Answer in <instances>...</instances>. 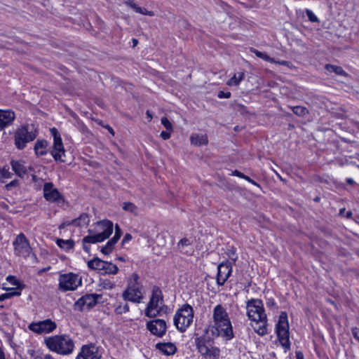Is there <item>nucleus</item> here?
Instances as JSON below:
<instances>
[{
  "instance_id": "nucleus-1",
  "label": "nucleus",
  "mask_w": 359,
  "mask_h": 359,
  "mask_svg": "<svg viewBox=\"0 0 359 359\" xmlns=\"http://www.w3.org/2000/svg\"><path fill=\"white\" fill-rule=\"evenodd\" d=\"M213 324L209 327L211 334L221 337L226 341L234 337L232 324L226 309L221 304L216 305L212 311Z\"/></svg>"
},
{
  "instance_id": "nucleus-2",
  "label": "nucleus",
  "mask_w": 359,
  "mask_h": 359,
  "mask_svg": "<svg viewBox=\"0 0 359 359\" xmlns=\"http://www.w3.org/2000/svg\"><path fill=\"white\" fill-rule=\"evenodd\" d=\"M246 309L255 332L260 336L266 334L267 318L262 302L258 299H252L247 302Z\"/></svg>"
},
{
  "instance_id": "nucleus-3",
  "label": "nucleus",
  "mask_w": 359,
  "mask_h": 359,
  "mask_svg": "<svg viewBox=\"0 0 359 359\" xmlns=\"http://www.w3.org/2000/svg\"><path fill=\"white\" fill-rule=\"evenodd\" d=\"M46 345L52 351L60 355H69L74 351V343L68 335H55L45 340Z\"/></svg>"
},
{
  "instance_id": "nucleus-4",
  "label": "nucleus",
  "mask_w": 359,
  "mask_h": 359,
  "mask_svg": "<svg viewBox=\"0 0 359 359\" xmlns=\"http://www.w3.org/2000/svg\"><path fill=\"white\" fill-rule=\"evenodd\" d=\"M38 135V129L34 124H25L14 132V144L22 150L27 143L32 142Z\"/></svg>"
},
{
  "instance_id": "nucleus-5",
  "label": "nucleus",
  "mask_w": 359,
  "mask_h": 359,
  "mask_svg": "<svg viewBox=\"0 0 359 359\" xmlns=\"http://www.w3.org/2000/svg\"><path fill=\"white\" fill-rule=\"evenodd\" d=\"M97 230L100 232L89 235L83 238V250L86 252L89 251V248L86 246V243H96L104 241L109 237L113 231V223L109 220H104L97 223Z\"/></svg>"
},
{
  "instance_id": "nucleus-6",
  "label": "nucleus",
  "mask_w": 359,
  "mask_h": 359,
  "mask_svg": "<svg viewBox=\"0 0 359 359\" xmlns=\"http://www.w3.org/2000/svg\"><path fill=\"white\" fill-rule=\"evenodd\" d=\"M193 319V308L189 304H184L177 311L173 320L176 328L184 332L192 324Z\"/></svg>"
},
{
  "instance_id": "nucleus-7",
  "label": "nucleus",
  "mask_w": 359,
  "mask_h": 359,
  "mask_svg": "<svg viewBox=\"0 0 359 359\" xmlns=\"http://www.w3.org/2000/svg\"><path fill=\"white\" fill-rule=\"evenodd\" d=\"M14 248V254L18 257L27 258L32 256L36 259V255L32 252V248L30 246L29 241L23 233H19L13 242Z\"/></svg>"
},
{
  "instance_id": "nucleus-8",
  "label": "nucleus",
  "mask_w": 359,
  "mask_h": 359,
  "mask_svg": "<svg viewBox=\"0 0 359 359\" xmlns=\"http://www.w3.org/2000/svg\"><path fill=\"white\" fill-rule=\"evenodd\" d=\"M276 334L281 346L287 351L290 348L289 325L286 313H282L276 325Z\"/></svg>"
},
{
  "instance_id": "nucleus-9",
  "label": "nucleus",
  "mask_w": 359,
  "mask_h": 359,
  "mask_svg": "<svg viewBox=\"0 0 359 359\" xmlns=\"http://www.w3.org/2000/svg\"><path fill=\"white\" fill-rule=\"evenodd\" d=\"M163 299L161 291L158 287H154L149 302L145 310V315L152 318L159 315L163 310Z\"/></svg>"
},
{
  "instance_id": "nucleus-10",
  "label": "nucleus",
  "mask_w": 359,
  "mask_h": 359,
  "mask_svg": "<svg viewBox=\"0 0 359 359\" xmlns=\"http://www.w3.org/2000/svg\"><path fill=\"white\" fill-rule=\"evenodd\" d=\"M58 281V289L62 292L74 291L82 283L81 278L72 272L60 274Z\"/></svg>"
},
{
  "instance_id": "nucleus-11",
  "label": "nucleus",
  "mask_w": 359,
  "mask_h": 359,
  "mask_svg": "<svg viewBox=\"0 0 359 359\" xmlns=\"http://www.w3.org/2000/svg\"><path fill=\"white\" fill-rule=\"evenodd\" d=\"M50 132L53 137V146L50 154L56 161L65 162L62 157L65 156V150L60 134L55 128H50Z\"/></svg>"
},
{
  "instance_id": "nucleus-12",
  "label": "nucleus",
  "mask_w": 359,
  "mask_h": 359,
  "mask_svg": "<svg viewBox=\"0 0 359 359\" xmlns=\"http://www.w3.org/2000/svg\"><path fill=\"white\" fill-rule=\"evenodd\" d=\"M196 346L198 351L205 359H218L220 355V350L218 347L210 344H206L203 339L197 338Z\"/></svg>"
},
{
  "instance_id": "nucleus-13",
  "label": "nucleus",
  "mask_w": 359,
  "mask_h": 359,
  "mask_svg": "<svg viewBox=\"0 0 359 359\" xmlns=\"http://www.w3.org/2000/svg\"><path fill=\"white\" fill-rule=\"evenodd\" d=\"M88 266L93 270L102 271L105 274H116L118 269L116 265L111 262H104L99 258H94L87 263Z\"/></svg>"
},
{
  "instance_id": "nucleus-14",
  "label": "nucleus",
  "mask_w": 359,
  "mask_h": 359,
  "mask_svg": "<svg viewBox=\"0 0 359 359\" xmlns=\"http://www.w3.org/2000/svg\"><path fill=\"white\" fill-rule=\"evenodd\" d=\"M102 294H88L79 298L74 304V309L84 311L93 307L101 299Z\"/></svg>"
},
{
  "instance_id": "nucleus-15",
  "label": "nucleus",
  "mask_w": 359,
  "mask_h": 359,
  "mask_svg": "<svg viewBox=\"0 0 359 359\" xmlns=\"http://www.w3.org/2000/svg\"><path fill=\"white\" fill-rule=\"evenodd\" d=\"M125 301L139 304L143 299L142 293L140 287L135 283H129L122 294Z\"/></svg>"
},
{
  "instance_id": "nucleus-16",
  "label": "nucleus",
  "mask_w": 359,
  "mask_h": 359,
  "mask_svg": "<svg viewBox=\"0 0 359 359\" xmlns=\"http://www.w3.org/2000/svg\"><path fill=\"white\" fill-rule=\"evenodd\" d=\"M29 329L37 334H46L53 332L56 328V324L50 319L32 323L29 325Z\"/></svg>"
},
{
  "instance_id": "nucleus-17",
  "label": "nucleus",
  "mask_w": 359,
  "mask_h": 359,
  "mask_svg": "<svg viewBox=\"0 0 359 359\" xmlns=\"http://www.w3.org/2000/svg\"><path fill=\"white\" fill-rule=\"evenodd\" d=\"M102 353L98 347L93 344L83 345L76 359H100Z\"/></svg>"
},
{
  "instance_id": "nucleus-18",
  "label": "nucleus",
  "mask_w": 359,
  "mask_h": 359,
  "mask_svg": "<svg viewBox=\"0 0 359 359\" xmlns=\"http://www.w3.org/2000/svg\"><path fill=\"white\" fill-rule=\"evenodd\" d=\"M43 196L48 201L50 202H58L64 201L60 193L55 188H53V185L50 182H46L43 185Z\"/></svg>"
},
{
  "instance_id": "nucleus-19",
  "label": "nucleus",
  "mask_w": 359,
  "mask_h": 359,
  "mask_svg": "<svg viewBox=\"0 0 359 359\" xmlns=\"http://www.w3.org/2000/svg\"><path fill=\"white\" fill-rule=\"evenodd\" d=\"M147 327L154 335L162 337L166 332V323L161 319H155L147 323Z\"/></svg>"
},
{
  "instance_id": "nucleus-20",
  "label": "nucleus",
  "mask_w": 359,
  "mask_h": 359,
  "mask_svg": "<svg viewBox=\"0 0 359 359\" xmlns=\"http://www.w3.org/2000/svg\"><path fill=\"white\" fill-rule=\"evenodd\" d=\"M232 272L231 263H221L217 266V283L223 285L227 280Z\"/></svg>"
},
{
  "instance_id": "nucleus-21",
  "label": "nucleus",
  "mask_w": 359,
  "mask_h": 359,
  "mask_svg": "<svg viewBox=\"0 0 359 359\" xmlns=\"http://www.w3.org/2000/svg\"><path fill=\"white\" fill-rule=\"evenodd\" d=\"M15 118V112L10 109H0V130L11 126Z\"/></svg>"
},
{
  "instance_id": "nucleus-22",
  "label": "nucleus",
  "mask_w": 359,
  "mask_h": 359,
  "mask_svg": "<svg viewBox=\"0 0 359 359\" xmlns=\"http://www.w3.org/2000/svg\"><path fill=\"white\" fill-rule=\"evenodd\" d=\"M12 170L19 177H24L27 173V168L25 165V163L20 161L12 160L11 161Z\"/></svg>"
},
{
  "instance_id": "nucleus-23",
  "label": "nucleus",
  "mask_w": 359,
  "mask_h": 359,
  "mask_svg": "<svg viewBox=\"0 0 359 359\" xmlns=\"http://www.w3.org/2000/svg\"><path fill=\"white\" fill-rule=\"evenodd\" d=\"M156 346L157 349L166 355H173L177 351L176 346L171 342L158 343Z\"/></svg>"
},
{
  "instance_id": "nucleus-24",
  "label": "nucleus",
  "mask_w": 359,
  "mask_h": 359,
  "mask_svg": "<svg viewBox=\"0 0 359 359\" xmlns=\"http://www.w3.org/2000/svg\"><path fill=\"white\" fill-rule=\"evenodd\" d=\"M190 141L192 145L196 147L206 145L208 143V136L203 134H192L190 137Z\"/></svg>"
},
{
  "instance_id": "nucleus-25",
  "label": "nucleus",
  "mask_w": 359,
  "mask_h": 359,
  "mask_svg": "<svg viewBox=\"0 0 359 359\" xmlns=\"http://www.w3.org/2000/svg\"><path fill=\"white\" fill-rule=\"evenodd\" d=\"M48 143L45 140H38L34 145V152L36 156H43L48 152Z\"/></svg>"
},
{
  "instance_id": "nucleus-26",
  "label": "nucleus",
  "mask_w": 359,
  "mask_h": 359,
  "mask_svg": "<svg viewBox=\"0 0 359 359\" xmlns=\"http://www.w3.org/2000/svg\"><path fill=\"white\" fill-rule=\"evenodd\" d=\"M56 243L61 249L65 250H71L74 246V242L72 239L64 240L62 238H57Z\"/></svg>"
},
{
  "instance_id": "nucleus-27",
  "label": "nucleus",
  "mask_w": 359,
  "mask_h": 359,
  "mask_svg": "<svg viewBox=\"0 0 359 359\" xmlns=\"http://www.w3.org/2000/svg\"><path fill=\"white\" fill-rule=\"evenodd\" d=\"M244 78V73L243 72H238L236 74H234V75L227 81V85L232 86H238L240 82Z\"/></svg>"
},
{
  "instance_id": "nucleus-28",
  "label": "nucleus",
  "mask_w": 359,
  "mask_h": 359,
  "mask_svg": "<svg viewBox=\"0 0 359 359\" xmlns=\"http://www.w3.org/2000/svg\"><path fill=\"white\" fill-rule=\"evenodd\" d=\"M122 208L127 212H129L135 215L138 214V208L130 202H124L122 205Z\"/></svg>"
},
{
  "instance_id": "nucleus-29",
  "label": "nucleus",
  "mask_w": 359,
  "mask_h": 359,
  "mask_svg": "<svg viewBox=\"0 0 359 359\" xmlns=\"http://www.w3.org/2000/svg\"><path fill=\"white\" fill-rule=\"evenodd\" d=\"M250 50H251L252 53H255V55L257 57H259V58H261V59H262V60H264L265 61H267V62H276V60L273 58L269 57L265 53H262V52L259 51L258 50L255 49V48H251Z\"/></svg>"
},
{
  "instance_id": "nucleus-30",
  "label": "nucleus",
  "mask_w": 359,
  "mask_h": 359,
  "mask_svg": "<svg viewBox=\"0 0 359 359\" xmlns=\"http://www.w3.org/2000/svg\"><path fill=\"white\" fill-rule=\"evenodd\" d=\"M325 69L327 72L332 73L334 72L337 75L344 76L346 74L344 69L339 66L332 65H326Z\"/></svg>"
},
{
  "instance_id": "nucleus-31",
  "label": "nucleus",
  "mask_w": 359,
  "mask_h": 359,
  "mask_svg": "<svg viewBox=\"0 0 359 359\" xmlns=\"http://www.w3.org/2000/svg\"><path fill=\"white\" fill-rule=\"evenodd\" d=\"M290 109L298 116L304 117L309 114V110L305 107L295 106L290 107Z\"/></svg>"
},
{
  "instance_id": "nucleus-32",
  "label": "nucleus",
  "mask_w": 359,
  "mask_h": 359,
  "mask_svg": "<svg viewBox=\"0 0 359 359\" xmlns=\"http://www.w3.org/2000/svg\"><path fill=\"white\" fill-rule=\"evenodd\" d=\"M89 222L88 217L86 214L81 215L79 218L72 221V224L76 226H86Z\"/></svg>"
},
{
  "instance_id": "nucleus-33",
  "label": "nucleus",
  "mask_w": 359,
  "mask_h": 359,
  "mask_svg": "<svg viewBox=\"0 0 359 359\" xmlns=\"http://www.w3.org/2000/svg\"><path fill=\"white\" fill-rule=\"evenodd\" d=\"M121 237V229L118 225L116 226V231L114 237L107 242V245H109L111 249H113L114 245L116 243L118 239Z\"/></svg>"
},
{
  "instance_id": "nucleus-34",
  "label": "nucleus",
  "mask_w": 359,
  "mask_h": 359,
  "mask_svg": "<svg viewBox=\"0 0 359 359\" xmlns=\"http://www.w3.org/2000/svg\"><path fill=\"white\" fill-rule=\"evenodd\" d=\"M13 176V173L9 171L8 168L4 167L0 168V182H4V179H11Z\"/></svg>"
},
{
  "instance_id": "nucleus-35",
  "label": "nucleus",
  "mask_w": 359,
  "mask_h": 359,
  "mask_svg": "<svg viewBox=\"0 0 359 359\" xmlns=\"http://www.w3.org/2000/svg\"><path fill=\"white\" fill-rule=\"evenodd\" d=\"M129 311V306L128 304H118L114 309V312L116 314L121 315L123 313H126Z\"/></svg>"
},
{
  "instance_id": "nucleus-36",
  "label": "nucleus",
  "mask_w": 359,
  "mask_h": 359,
  "mask_svg": "<svg viewBox=\"0 0 359 359\" xmlns=\"http://www.w3.org/2000/svg\"><path fill=\"white\" fill-rule=\"evenodd\" d=\"M132 8L136 13H141L142 15H148V16H154V13L153 11H147L146 8L140 7L137 4L132 5Z\"/></svg>"
},
{
  "instance_id": "nucleus-37",
  "label": "nucleus",
  "mask_w": 359,
  "mask_h": 359,
  "mask_svg": "<svg viewBox=\"0 0 359 359\" xmlns=\"http://www.w3.org/2000/svg\"><path fill=\"white\" fill-rule=\"evenodd\" d=\"M100 286L105 290H111L115 287V283L107 279L100 280Z\"/></svg>"
},
{
  "instance_id": "nucleus-38",
  "label": "nucleus",
  "mask_w": 359,
  "mask_h": 359,
  "mask_svg": "<svg viewBox=\"0 0 359 359\" xmlns=\"http://www.w3.org/2000/svg\"><path fill=\"white\" fill-rule=\"evenodd\" d=\"M191 243L192 241L190 239L184 238L180 241L177 244V247L181 251H183L185 247L191 245Z\"/></svg>"
},
{
  "instance_id": "nucleus-39",
  "label": "nucleus",
  "mask_w": 359,
  "mask_h": 359,
  "mask_svg": "<svg viewBox=\"0 0 359 359\" xmlns=\"http://www.w3.org/2000/svg\"><path fill=\"white\" fill-rule=\"evenodd\" d=\"M20 294V292H15V291H12L10 292L2 294L0 295V302H3V301H4L7 299H9L12 297H14V296H19Z\"/></svg>"
},
{
  "instance_id": "nucleus-40",
  "label": "nucleus",
  "mask_w": 359,
  "mask_h": 359,
  "mask_svg": "<svg viewBox=\"0 0 359 359\" xmlns=\"http://www.w3.org/2000/svg\"><path fill=\"white\" fill-rule=\"evenodd\" d=\"M161 122L168 131H170V132L173 131L172 125L171 122L166 117H163L161 120Z\"/></svg>"
},
{
  "instance_id": "nucleus-41",
  "label": "nucleus",
  "mask_w": 359,
  "mask_h": 359,
  "mask_svg": "<svg viewBox=\"0 0 359 359\" xmlns=\"http://www.w3.org/2000/svg\"><path fill=\"white\" fill-rule=\"evenodd\" d=\"M306 15L309 18V20L311 22H317L318 18L315 15V14L310 10L307 9L306 11Z\"/></svg>"
},
{
  "instance_id": "nucleus-42",
  "label": "nucleus",
  "mask_w": 359,
  "mask_h": 359,
  "mask_svg": "<svg viewBox=\"0 0 359 359\" xmlns=\"http://www.w3.org/2000/svg\"><path fill=\"white\" fill-rule=\"evenodd\" d=\"M217 96L219 98H229L231 97V93L219 91Z\"/></svg>"
},
{
  "instance_id": "nucleus-43",
  "label": "nucleus",
  "mask_w": 359,
  "mask_h": 359,
  "mask_svg": "<svg viewBox=\"0 0 359 359\" xmlns=\"http://www.w3.org/2000/svg\"><path fill=\"white\" fill-rule=\"evenodd\" d=\"M170 131H162L160 134L161 137L164 140H168L170 137Z\"/></svg>"
},
{
  "instance_id": "nucleus-44",
  "label": "nucleus",
  "mask_w": 359,
  "mask_h": 359,
  "mask_svg": "<svg viewBox=\"0 0 359 359\" xmlns=\"http://www.w3.org/2000/svg\"><path fill=\"white\" fill-rule=\"evenodd\" d=\"M18 184V181L17 180L11 181L10 183L7 184L5 187L7 190H9L12 187H16Z\"/></svg>"
},
{
  "instance_id": "nucleus-45",
  "label": "nucleus",
  "mask_w": 359,
  "mask_h": 359,
  "mask_svg": "<svg viewBox=\"0 0 359 359\" xmlns=\"http://www.w3.org/2000/svg\"><path fill=\"white\" fill-rule=\"evenodd\" d=\"M112 249L106 244L104 247L102 248L101 252L105 255H108L111 252Z\"/></svg>"
},
{
  "instance_id": "nucleus-46",
  "label": "nucleus",
  "mask_w": 359,
  "mask_h": 359,
  "mask_svg": "<svg viewBox=\"0 0 359 359\" xmlns=\"http://www.w3.org/2000/svg\"><path fill=\"white\" fill-rule=\"evenodd\" d=\"M7 280L9 281L11 284H13L14 285H18V281L15 278V277H13L12 276H8L7 277Z\"/></svg>"
},
{
  "instance_id": "nucleus-47",
  "label": "nucleus",
  "mask_w": 359,
  "mask_h": 359,
  "mask_svg": "<svg viewBox=\"0 0 359 359\" xmlns=\"http://www.w3.org/2000/svg\"><path fill=\"white\" fill-rule=\"evenodd\" d=\"M233 175H236V176L239 177L243 178V179H244L245 177V176H246V175H245L244 174H243L242 172H241L238 170H234L233 172Z\"/></svg>"
},
{
  "instance_id": "nucleus-48",
  "label": "nucleus",
  "mask_w": 359,
  "mask_h": 359,
  "mask_svg": "<svg viewBox=\"0 0 359 359\" xmlns=\"http://www.w3.org/2000/svg\"><path fill=\"white\" fill-rule=\"evenodd\" d=\"M244 180H247L248 182H250L252 184L257 187H259V184H257L255 181H254L253 180L250 179L248 176H245V177L244 178Z\"/></svg>"
},
{
  "instance_id": "nucleus-49",
  "label": "nucleus",
  "mask_w": 359,
  "mask_h": 359,
  "mask_svg": "<svg viewBox=\"0 0 359 359\" xmlns=\"http://www.w3.org/2000/svg\"><path fill=\"white\" fill-rule=\"evenodd\" d=\"M132 239V236L129 233H127L125 235L123 241H122V243H126L129 241H130Z\"/></svg>"
},
{
  "instance_id": "nucleus-50",
  "label": "nucleus",
  "mask_w": 359,
  "mask_h": 359,
  "mask_svg": "<svg viewBox=\"0 0 359 359\" xmlns=\"http://www.w3.org/2000/svg\"><path fill=\"white\" fill-rule=\"evenodd\" d=\"M135 0H126L124 4L129 7L132 8V5H135L136 4L134 3Z\"/></svg>"
},
{
  "instance_id": "nucleus-51",
  "label": "nucleus",
  "mask_w": 359,
  "mask_h": 359,
  "mask_svg": "<svg viewBox=\"0 0 359 359\" xmlns=\"http://www.w3.org/2000/svg\"><path fill=\"white\" fill-rule=\"evenodd\" d=\"M296 358L297 359H304V355L301 351H297Z\"/></svg>"
},
{
  "instance_id": "nucleus-52",
  "label": "nucleus",
  "mask_w": 359,
  "mask_h": 359,
  "mask_svg": "<svg viewBox=\"0 0 359 359\" xmlns=\"http://www.w3.org/2000/svg\"><path fill=\"white\" fill-rule=\"evenodd\" d=\"M275 63H277V64H279V65H285V66H288V64H289L288 62L285 61V60H283V61H276Z\"/></svg>"
},
{
  "instance_id": "nucleus-53",
  "label": "nucleus",
  "mask_w": 359,
  "mask_h": 359,
  "mask_svg": "<svg viewBox=\"0 0 359 359\" xmlns=\"http://www.w3.org/2000/svg\"><path fill=\"white\" fill-rule=\"evenodd\" d=\"M147 116L149 118V121H151L152 119V115L149 111H147L146 112Z\"/></svg>"
},
{
  "instance_id": "nucleus-54",
  "label": "nucleus",
  "mask_w": 359,
  "mask_h": 359,
  "mask_svg": "<svg viewBox=\"0 0 359 359\" xmlns=\"http://www.w3.org/2000/svg\"><path fill=\"white\" fill-rule=\"evenodd\" d=\"M131 278H133L136 282L137 280V279H138L137 274L133 273L132 276H131Z\"/></svg>"
},
{
  "instance_id": "nucleus-55",
  "label": "nucleus",
  "mask_w": 359,
  "mask_h": 359,
  "mask_svg": "<svg viewBox=\"0 0 359 359\" xmlns=\"http://www.w3.org/2000/svg\"><path fill=\"white\" fill-rule=\"evenodd\" d=\"M138 43V40L136 39H133V47L136 46Z\"/></svg>"
},
{
  "instance_id": "nucleus-56",
  "label": "nucleus",
  "mask_w": 359,
  "mask_h": 359,
  "mask_svg": "<svg viewBox=\"0 0 359 359\" xmlns=\"http://www.w3.org/2000/svg\"><path fill=\"white\" fill-rule=\"evenodd\" d=\"M353 335H354L355 338L356 339L359 340V337H358V335H357V332H356V331H355V330H353Z\"/></svg>"
},
{
  "instance_id": "nucleus-57",
  "label": "nucleus",
  "mask_w": 359,
  "mask_h": 359,
  "mask_svg": "<svg viewBox=\"0 0 359 359\" xmlns=\"http://www.w3.org/2000/svg\"><path fill=\"white\" fill-rule=\"evenodd\" d=\"M107 129L111 134L114 135V130L110 126H107Z\"/></svg>"
},
{
  "instance_id": "nucleus-58",
  "label": "nucleus",
  "mask_w": 359,
  "mask_h": 359,
  "mask_svg": "<svg viewBox=\"0 0 359 359\" xmlns=\"http://www.w3.org/2000/svg\"><path fill=\"white\" fill-rule=\"evenodd\" d=\"M348 184H351L353 182V180L351 178H348L346 180Z\"/></svg>"
},
{
  "instance_id": "nucleus-59",
  "label": "nucleus",
  "mask_w": 359,
  "mask_h": 359,
  "mask_svg": "<svg viewBox=\"0 0 359 359\" xmlns=\"http://www.w3.org/2000/svg\"><path fill=\"white\" fill-rule=\"evenodd\" d=\"M44 359H53L50 355H46Z\"/></svg>"
},
{
  "instance_id": "nucleus-60",
  "label": "nucleus",
  "mask_w": 359,
  "mask_h": 359,
  "mask_svg": "<svg viewBox=\"0 0 359 359\" xmlns=\"http://www.w3.org/2000/svg\"><path fill=\"white\" fill-rule=\"evenodd\" d=\"M49 269H50V266H49V267H48L47 269H43L41 271V272H42V271H46L48 270Z\"/></svg>"
},
{
  "instance_id": "nucleus-61",
  "label": "nucleus",
  "mask_w": 359,
  "mask_h": 359,
  "mask_svg": "<svg viewBox=\"0 0 359 359\" xmlns=\"http://www.w3.org/2000/svg\"><path fill=\"white\" fill-rule=\"evenodd\" d=\"M351 215V212H347V217H349Z\"/></svg>"
},
{
  "instance_id": "nucleus-62",
  "label": "nucleus",
  "mask_w": 359,
  "mask_h": 359,
  "mask_svg": "<svg viewBox=\"0 0 359 359\" xmlns=\"http://www.w3.org/2000/svg\"><path fill=\"white\" fill-rule=\"evenodd\" d=\"M118 259H119L120 261H123V260H124V259H123V257H118Z\"/></svg>"
},
{
  "instance_id": "nucleus-63",
  "label": "nucleus",
  "mask_w": 359,
  "mask_h": 359,
  "mask_svg": "<svg viewBox=\"0 0 359 359\" xmlns=\"http://www.w3.org/2000/svg\"><path fill=\"white\" fill-rule=\"evenodd\" d=\"M0 359H6L5 355H1V357H0Z\"/></svg>"
},
{
  "instance_id": "nucleus-64",
  "label": "nucleus",
  "mask_w": 359,
  "mask_h": 359,
  "mask_svg": "<svg viewBox=\"0 0 359 359\" xmlns=\"http://www.w3.org/2000/svg\"><path fill=\"white\" fill-rule=\"evenodd\" d=\"M64 225H65L64 224H61V225L60 226V229L63 228Z\"/></svg>"
}]
</instances>
